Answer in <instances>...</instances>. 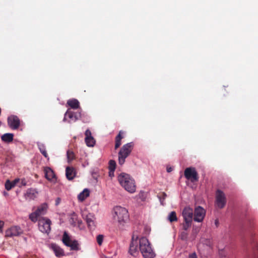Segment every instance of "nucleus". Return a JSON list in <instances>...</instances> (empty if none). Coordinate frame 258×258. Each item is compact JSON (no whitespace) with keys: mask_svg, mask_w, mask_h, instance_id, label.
Here are the masks:
<instances>
[{"mask_svg":"<svg viewBox=\"0 0 258 258\" xmlns=\"http://www.w3.org/2000/svg\"><path fill=\"white\" fill-rule=\"evenodd\" d=\"M67 158L69 162H71L75 158V155L73 151H67Z\"/></svg>","mask_w":258,"mask_h":258,"instance_id":"c85d7f7f","label":"nucleus"},{"mask_svg":"<svg viewBox=\"0 0 258 258\" xmlns=\"http://www.w3.org/2000/svg\"><path fill=\"white\" fill-rule=\"evenodd\" d=\"M85 141L86 144L88 147H93L95 144V140L92 136L91 131L88 129L86 131Z\"/></svg>","mask_w":258,"mask_h":258,"instance_id":"2eb2a0df","label":"nucleus"},{"mask_svg":"<svg viewBox=\"0 0 258 258\" xmlns=\"http://www.w3.org/2000/svg\"><path fill=\"white\" fill-rule=\"evenodd\" d=\"M47 208V204L46 203H43L38 207L37 209L36 210V212L40 216L44 215L46 212Z\"/></svg>","mask_w":258,"mask_h":258,"instance_id":"412c9836","label":"nucleus"},{"mask_svg":"<svg viewBox=\"0 0 258 258\" xmlns=\"http://www.w3.org/2000/svg\"><path fill=\"white\" fill-rule=\"evenodd\" d=\"M192 221H184L182 224L183 228L184 230H187L191 226Z\"/></svg>","mask_w":258,"mask_h":258,"instance_id":"c756f323","label":"nucleus"},{"mask_svg":"<svg viewBox=\"0 0 258 258\" xmlns=\"http://www.w3.org/2000/svg\"><path fill=\"white\" fill-rule=\"evenodd\" d=\"M161 203L162 205H164V204L163 203V201H161Z\"/></svg>","mask_w":258,"mask_h":258,"instance_id":"a18cd8bd","label":"nucleus"},{"mask_svg":"<svg viewBox=\"0 0 258 258\" xmlns=\"http://www.w3.org/2000/svg\"><path fill=\"white\" fill-rule=\"evenodd\" d=\"M188 258H197L196 253H192L189 254Z\"/></svg>","mask_w":258,"mask_h":258,"instance_id":"e433bc0d","label":"nucleus"},{"mask_svg":"<svg viewBox=\"0 0 258 258\" xmlns=\"http://www.w3.org/2000/svg\"><path fill=\"white\" fill-rule=\"evenodd\" d=\"M112 174H113V173H112V174L110 173V176L112 175Z\"/></svg>","mask_w":258,"mask_h":258,"instance_id":"49530a36","label":"nucleus"},{"mask_svg":"<svg viewBox=\"0 0 258 258\" xmlns=\"http://www.w3.org/2000/svg\"><path fill=\"white\" fill-rule=\"evenodd\" d=\"M66 175L69 180L73 179L76 175L74 169L72 167H67L66 169Z\"/></svg>","mask_w":258,"mask_h":258,"instance_id":"aec40b11","label":"nucleus"},{"mask_svg":"<svg viewBox=\"0 0 258 258\" xmlns=\"http://www.w3.org/2000/svg\"><path fill=\"white\" fill-rule=\"evenodd\" d=\"M51 221L46 218H42L38 220V227L42 233H49L50 230Z\"/></svg>","mask_w":258,"mask_h":258,"instance_id":"423d86ee","label":"nucleus"},{"mask_svg":"<svg viewBox=\"0 0 258 258\" xmlns=\"http://www.w3.org/2000/svg\"><path fill=\"white\" fill-rule=\"evenodd\" d=\"M110 169L113 172L114 171L116 167V163L114 160H110L109 161Z\"/></svg>","mask_w":258,"mask_h":258,"instance_id":"2f4dec72","label":"nucleus"},{"mask_svg":"<svg viewBox=\"0 0 258 258\" xmlns=\"http://www.w3.org/2000/svg\"><path fill=\"white\" fill-rule=\"evenodd\" d=\"M226 203V199L225 194L221 190H217L216 193V205L220 209L224 207Z\"/></svg>","mask_w":258,"mask_h":258,"instance_id":"0eeeda50","label":"nucleus"},{"mask_svg":"<svg viewBox=\"0 0 258 258\" xmlns=\"http://www.w3.org/2000/svg\"><path fill=\"white\" fill-rule=\"evenodd\" d=\"M4 225V222L2 221H0V231H2V228Z\"/></svg>","mask_w":258,"mask_h":258,"instance_id":"58836bf2","label":"nucleus"},{"mask_svg":"<svg viewBox=\"0 0 258 258\" xmlns=\"http://www.w3.org/2000/svg\"><path fill=\"white\" fill-rule=\"evenodd\" d=\"M9 126L13 130L17 129L20 126V119L17 116L11 115L8 118Z\"/></svg>","mask_w":258,"mask_h":258,"instance_id":"4468645a","label":"nucleus"},{"mask_svg":"<svg viewBox=\"0 0 258 258\" xmlns=\"http://www.w3.org/2000/svg\"><path fill=\"white\" fill-rule=\"evenodd\" d=\"M103 241V236L102 235H99L97 237V242L99 245L102 244Z\"/></svg>","mask_w":258,"mask_h":258,"instance_id":"473e14b6","label":"nucleus"},{"mask_svg":"<svg viewBox=\"0 0 258 258\" xmlns=\"http://www.w3.org/2000/svg\"><path fill=\"white\" fill-rule=\"evenodd\" d=\"M82 216L83 219L86 221L88 227L91 229H94L96 226L95 217L94 215L91 213L83 212L82 213Z\"/></svg>","mask_w":258,"mask_h":258,"instance_id":"9d476101","label":"nucleus"},{"mask_svg":"<svg viewBox=\"0 0 258 258\" xmlns=\"http://www.w3.org/2000/svg\"><path fill=\"white\" fill-rule=\"evenodd\" d=\"M40 215L36 211L31 213L29 215V219L33 222H36L38 220V217Z\"/></svg>","mask_w":258,"mask_h":258,"instance_id":"cd10ccee","label":"nucleus"},{"mask_svg":"<svg viewBox=\"0 0 258 258\" xmlns=\"http://www.w3.org/2000/svg\"><path fill=\"white\" fill-rule=\"evenodd\" d=\"M112 216L115 222L119 226H122L128 221L129 215L128 211L121 206H116L113 208Z\"/></svg>","mask_w":258,"mask_h":258,"instance_id":"f03ea898","label":"nucleus"},{"mask_svg":"<svg viewBox=\"0 0 258 258\" xmlns=\"http://www.w3.org/2000/svg\"><path fill=\"white\" fill-rule=\"evenodd\" d=\"M60 199L59 198H57V199L55 201L56 205H58L60 203Z\"/></svg>","mask_w":258,"mask_h":258,"instance_id":"ea45409f","label":"nucleus"},{"mask_svg":"<svg viewBox=\"0 0 258 258\" xmlns=\"http://www.w3.org/2000/svg\"><path fill=\"white\" fill-rule=\"evenodd\" d=\"M172 170V168H171V167H168V168H167V171L168 172H171Z\"/></svg>","mask_w":258,"mask_h":258,"instance_id":"a19ab883","label":"nucleus"},{"mask_svg":"<svg viewBox=\"0 0 258 258\" xmlns=\"http://www.w3.org/2000/svg\"><path fill=\"white\" fill-rule=\"evenodd\" d=\"M139 251L144 258H155L156 255L148 239L145 237H139L134 233L130 245L129 253L136 256Z\"/></svg>","mask_w":258,"mask_h":258,"instance_id":"f257e3e1","label":"nucleus"},{"mask_svg":"<svg viewBox=\"0 0 258 258\" xmlns=\"http://www.w3.org/2000/svg\"><path fill=\"white\" fill-rule=\"evenodd\" d=\"M19 181L20 179L19 178H16L11 182L12 183V184L14 187Z\"/></svg>","mask_w":258,"mask_h":258,"instance_id":"f704fd0d","label":"nucleus"},{"mask_svg":"<svg viewBox=\"0 0 258 258\" xmlns=\"http://www.w3.org/2000/svg\"><path fill=\"white\" fill-rule=\"evenodd\" d=\"M27 184L26 180L24 179H21V185L25 186Z\"/></svg>","mask_w":258,"mask_h":258,"instance_id":"4c0bfd02","label":"nucleus"},{"mask_svg":"<svg viewBox=\"0 0 258 258\" xmlns=\"http://www.w3.org/2000/svg\"><path fill=\"white\" fill-rule=\"evenodd\" d=\"M182 214L184 219V221H192L193 210L191 208L189 207H185L183 209Z\"/></svg>","mask_w":258,"mask_h":258,"instance_id":"dca6fc26","label":"nucleus"},{"mask_svg":"<svg viewBox=\"0 0 258 258\" xmlns=\"http://www.w3.org/2000/svg\"><path fill=\"white\" fill-rule=\"evenodd\" d=\"M215 225H216L217 227L218 226V225H219V221H218V220H216L215 221Z\"/></svg>","mask_w":258,"mask_h":258,"instance_id":"79ce46f5","label":"nucleus"},{"mask_svg":"<svg viewBox=\"0 0 258 258\" xmlns=\"http://www.w3.org/2000/svg\"><path fill=\"white\" fill-rule=\"evenodd\" d=\"M167 219L170 222L176 221L177 220V218L176 217V213L174 211L170 212Z\"/></svg>","mask_w":258,"mask_h":258,"instance_id":"bb28decb","label":"nucleus"},{"mask_svg":"<svg viewBox=\"0 0 258 258\" xmlns=\"http://www.w3.org/2000/svg\"><path fill=\"white\" fill-rule=\"evenodd\" d=\"M205 215V209L201 206H198L195 209L194 220L195 221L201 222L203 221Z\"/></svg>","mask_w":258,"mask_h":258,"instance_id":"1a4fd4ad","label":"nucleus"},{"mask_svg":"<svg viewBox=\"0 0 258 258\" xmlns=\"http://www.w3.org/2000/svg\"><path fill=\"white\" fill-rule=\"evenodd\" d=\"M38 147L40 150V152L41 153V154L48 160L49 159V157L48 156V154L47 153L44 144L41 143H38Z\"/></svg>","mask_w":258,"mask_h":258,"instance_id":"a878e982","label":"nucleus"},{"mask_svg":"<svg viewBox=\"0 0 258 258\" xmlns=\"http://www.w3.org/2000/svg\"><path fill=\"white\" fill-rule=\"evenodd\" d=\"M140 199H141L142 201H144L146 199V196L144 192H141L138 195Z\"/></svg>","mask_w":258,"mask_h":258,"instance_id":"72a5a7b5","label":"nucleus"},{"mask_svg":"<svg viewBox=\"0 0 258 258\" xmlns=\"http://www.w3.org/2000/svg\"><path fill=\"white\" fill-rule=\"evenodd\" d=\"M81 117V113L68 110L64 116L63 121H67L70 123L76 121Z\"/></svg>","mask_w":258,"mask_h":258,"instance_id":"9b49d317","label":"nucleus"},{"mask_svg":"<svg viewBox=\"0 0 258 258\" xmlns=\"http://www.w3.org/2000/svg\"><path fill=\"white\" fill-rule=\"evenodd\" d=\"M123 132L122 131H120L119 134L115 138V149H117L121 145V140L123 138L122 134Z\"/></svg>","mask_w":258,"mask_h":258,"instance_id":"393cba45","label":"nucleus"},{"mask_svg":"<svg viewBox=\"0 0 258 258\" xmlns=\"http://www.w3.org/2000/svg\"><path fill=\"white\" fill-rule=\"evenodd\" d=\"M78 226L80 227V226L82 224V221L78 220Z\"/></svg>","mask_w":258,"mask_h":258,"instance_id":"37998d69","label":"nucleus"},{"mask_svg":"<svg viewBox=\"0 0 258 258\" xmlns=\"http://www.w3.org/2000/svg\"><path fill=\"white\" fill-rule=\"evenodd\" d=\"M14 135L13 134L6 133L4 134L1 137V139L3 141L6 143L11 142L13 140Z\"/></svg>","mask_w":258,"mask_h":258,"instance_id":"5701e85b","label":"nucleus"},{"mask_svg":"<svg viewBox=\"0 0 258 258\" xmlns=\"http://www.w3.org/2000/svg\"><path fill=\"white\" fill-rule=\"evenodd\" d=\"M186 236H187V234L186 232H183L181 234V238L182 239H186Z\"/></svg>","mask_w":258,"mask_h":258,"instance_id":"c9c22d12","label":"nucleus"},{"mask_svg":"<svg viewBox=\"0 0 258 258\" xmlns=\"http://www.w3.org/2000/svg\"><path fill=\"white\" fill-rule=\"evenodd\" d=\"M163 200L165 199V198L166 197L167 195L165 193H163Z\"/></svg>","mask_w":258,"mask_h":258,"instance_id":"c03bdc74","label":"nucleus"},{"mask_svg":"<svg viewBox=\"0 0 258 258\" xmlns=\"http://www.w3.org/2000/svg\"><path fill=\"white\" fill-rule=\"evenodd\" d=\"M184 174L185 178L191 182L198 180V174L194 167L186 168L184 170Z\"/></svg>","mask_w":258,"mask_h":258,"instance_id":"6e6552de","label":"nucleus"},{"mask_svg":"<svg viewBox=\"0 0 258 258\" xmlns=\"http://www.w3.org/2000/svg\"><path fill=\"white\" fill-rule=\"evenodd\" d=\"M51 248L57 257H61L64 255L63 249L56 244H51Z\"/></svg>","mask_w":258,"mask_h":258,"instance_id":"a211bd4d","label":"nucleus"},{"mask_svg":"<svg viewBox=\"0 0 258 258\" xmlns=\"http://www.w3.org/2000/svg\"><path fill=\"white\" fill-rule=\"evenodd\" d=\"M37 192L32 189H28L25 194V198L27 200H34L37 196Z\"/></svg>","mask_w":258,"mask_h":258,"instance_id":"6ab92c4d","label":"nucleus"},{"mask_svg":"<svg viewBox=\"0 0 258 258\" xmlns=\"http://www.w3.org/2000/svg\"><path fill=\"white\" fill-rule=\"evenodd\" d=\"M133 147V143H128L121 147L118 153V163L120 165L124 164L125 159L131 153Z\"/></svg>","mask_w":258,"mask_h":258,"instance_id":"20e7f679","label":"nucleus"},{"mask_svg":"<svg viewBox=\"0 0 258 258\" xmlns=\"http://www.w3.org/2000/svg\"><path fill=\"white\" fill-rule=\"evenodd\" d=\"M118 180L120 184L127 191L134 193L136 191L135 180L130 175L121 173L118 176Z\"/></svg>","mask_w":258,"mask_h":258,"instance_id":"7ed1b4c3","label":"nucleus"},{"mask_svg":"<svg viewBox=\"0 0 258 258\" xmlns=\"http://www.w3.org/2000/svg\"><path fill=\"white\" fill-rule=\"evenodd\" d=\"M13 187H14V186L13 185L11 181H10L9 180H8L6 181V182L5 183V188L7 190H10Z\"/></svg>","mask_w":258,"mask_h":258,"instance_id":"7c9ffc66","label":"nucleus"},{"mask_svg":"<svg viewBox=\"0 0 258 258\" xmlns=\"http://www.w3.org/2000/svg\"><path fill=\"white\" fill-rule=\"evenodd\" d=\"M112 174H113V173H112V174L110 173V176L112 175Z\"/></svg>","mask_w":258,"mask_h":258,"instance_id":"de8ad7c7","label":"nucleus"},{"mask_svg":"<svg viewBox=\"0 0 258 258\" xmlns=\"http://www.w3.org/2000/svg\"><path fill=\"white\" fill-rule=\"evenodd\" d=\"M23 233V230L19 226H13L8 229L6 231V236L13 237L21 235Z\"/></svg>","mask_w":258,"mask_h":258,"instance_id":"ddd939ff","label":"nucleus"},{"mask_svg":"<svg viewBox=\"0 0 258 258\" xmlns=\"http://www.w3.org/2000/svg\"><path fill=\"white\" fill-rule=\"evenodd\" d=\"M67 104L73 109H77L79 107V102L75 99L69 100Z\"/></svg>","mask_w":258,"mask_h":258,"instance_id":"b1692460","label":"nucleus"},{"mask_svg":"<svg viewBox=\"0 0 258 258\" xmlns=\"http://www.w3.org/2000/svg\"><path fill=\"white\" fill-rule=\"evenodd\" d=\"M45 176L46 178L52 182H55L56 178L53 171L49 167L44 168Z\"/></svg>","mask_w":258,"mask_h":258,"instance_id":"f3484780","label":"nucleus"},{"mask_svg":"<svg viewBox=\"0 0 258 258\" xmlns=\"http://www.w3.org/2000/svg\"><path fill=\"white\" fill-rule=\"evenodd\" d=\"M62 241L65 245L70 247L71 250H78L79 249L78 241L76 240L72 239L66 231L63 233Z\"/></svg>","mask_w":258,"mask_h":258,"instance_id":"39448f33","label":"nucleus"},{"mask_svg":"<svg viewBox=\"0 0 258 258\" xmlns=\"http://www.w3.org/2000/svg\"><path fill=\"white\" fill-rule=\"evenodd\" d=\"M213 242L211 239L202 238L199 244V248L203 250H209L212 248Z\"/></svg>","mask_w":258,"mask_h":258,"instance_id":"f8f14e48","label":"nucleus"},{"mask_svg":"<svg viewBox=\"0 0 258 258\" xmlns=\"http://www.w3.org/2000/svg\"><path fill=\"white\" fill-rule=\"evenodd\" d=\"M89 190L85 188L78 196L79 201L82 202L89 196Z\"/></svg>","mask_w":258,"mask_h":258,"instance_id":"4be33fe9","label":"nucleus"}]
</instances>
